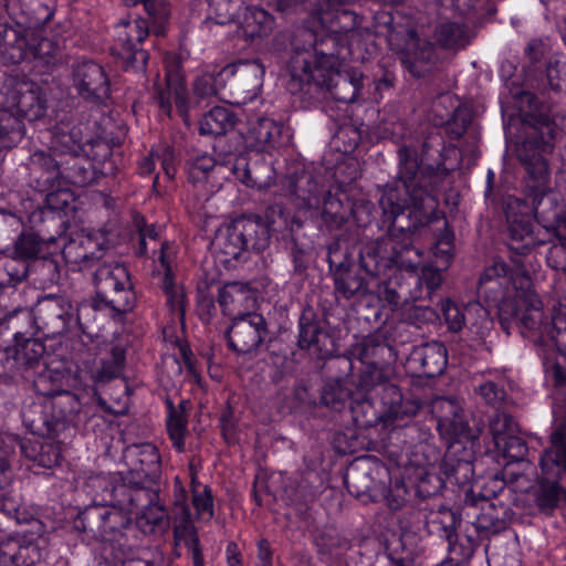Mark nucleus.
<instances>
[{
	"label": "nucleus",
	"mask_w": 566,
	"mask_h": 566,
	"mask_svg": "<svg viewBox=\"0 0 566 566\" xmlns=\"http://www.w3.org/2000/svg\"><path fill=\"white\" fill-rule=\"evenodd\" d=\"M398 160L399 180L386 185L379 199L382 216L390 222L388 233L363 247L361 263L373 272L392 262L409 266L416 264L420 260L419 252L400 237L438 223V229L443 231L437 240L434 255L447 266L452 256V233L443 213L437 209V198L423 187L416 150L411 146H401Z\"/></svg>",
	"instance_id": "f257e3e1"
},
{
	"label": "nucleus",
	"mask_w": 566,
	"mask_h": 566,
	"mask_svg": "<svg viewBox=\"0 0 566 566\" xmlns=\"http://www.w3.org/2000/svg\"><path fill=\"white\" fill-rule=\"evenodd\" d=\"M516 156L526 171L525 192L532 201L531 212L545 233L566 234V206L549 187V169L544 155L551 145L544 135L539 140H528L516 149Z\"/></svg>",
	"instance_id": "f03ea898"
},
{
	"label": "nucleus",
	"mask_w": 566,
	"mask_h": 566,
	"mask_svg": "<svg viewBox=\"0 0 566 566\" xmlns=\"http://www.w3.org/2000/svg\"><path fill=\"white\" fill-rule=\"evenodd\" d=\"M94 285L96 297L93 301L80 302L73 321V324L86 335H92L98 311L111 308L116 313H127L133 310L136 302L128 272L122 264L99 265L94 272Z\"/></svg>",
	"instance_id": "7ed1b4c3"
},
{
	"label": "nucleus",
	"mask_w": 566,
	"mask_h": 566,
	"mask_svg": "<svg viewBox=\"0 0 566 566\" xmlns=\"http://www.w3.org/2000/svg\"><path fill=\"white\" fill-rule=\"evenodd\" d=\"M300 36L307 45L295 43L286 64L291 77L289 90L292 93L301 91L305 84L314 83L317 86L318 83H326L324 72L335 70L338 64L334 36L317 40L311 30H303Z\"/></svg>",
	"instance_id": "20e7f679"
},
{
	"label": "nucleus",
	"mask_w": 566,
	"mask_h": 566,
	"mask_svg": "<svg viewBox=\"0 0 566 566\" xmlns=\"http://www.w3.org/2000/svg\"><path fill=\"white\" fill-rule=\"evenodd\" d=\"M270 238L269 229L260 217H242L220 229L212 245L220 261L229 264L249 250L263 251Z\"/></svg>",
	"instance_id": "39448f33"
},
{
	"label": "nucleus",
	"mask_w": 566,
	"mask_h": 566,
	"mask_svg": "<svg viewBox=\"0 0 566 566\" xmlns=\"http://www.w3.org/2000/svg\"><path fill=\"white\" fill-rule=\"evenodd\" d=\"M539 465L543 478L535 491V502L541 511H553L566 492L556 480L566 475V421H560L551 433V447L544 450Z\"/></svg>",
	"instance_id": "423d86ee"
},
{
	"label": "nucleus",
	"mask_w": 566,
	"mask_h": 566,
	"mask_svg": "<svg viewBox=\"0 0 566 566\" xmlns=\"http://www.w3.org/2000/svg\"><path fill=\"white\" fill-rule=\"evenodd\" d=\"M3 43V60L11 64L20 63L27 59H36L45 65L57 63L56 49L49 39L38 40L34 32L21 24L6 25L1 32Z\"/></svg>",
	"instance_id": "0eeeda50"
},
{
	"label": "nucleus",
	"mask_w": 566,
	"mask_h": 566,
	"mask_svg": "<svg viewBox=\"0 0 566 566\" xmlns=\"http://www.w3.org/2000/svg\"><path fill=\"white\" fill-rule=\"evenodd\" d=\"M504 209L509 233L507 247L512 252L526 254L532 248L545 243L546 238L534 229L531 206L526 200L507 197Z\"/></svg>",
	"instance_id": "6e6552de"
},
{
	"label": "nucleus",
	"mask_w": 566,
	"mask_h": 566,
	"mask_svg": "<svg viewBox=\"0 0 566 566\" xmlns=\"http://www.w3.org/2000/svg\"><path fill=\"white\" fill-rule=\"evenodd\" d=\"M148 35V24L144 19L120 20L114 28L112 53L123 60L126 70L143 72L148 54L139 45Z\"/></svg>",
	"instance_id": "1a4fd4ad"
},
{
	"label": "nucleus",
	"mask_w": 566,
	"mask_h": 566,
	"mask_svg": "<svg viewBox=\"0 0 566 566\" xmlns=\"http://www.w3.org/2000/svg\"><path fill=\"white\" fill-rule=\"evenodd\" d=\"M430 228H431V224L429 227H422L411 233L406 232L405 235L400 237V240H403L405 242H410L411 247L419 252L420 260L416 264L409 266V265L399 264V262H392L391 264H388L387 266L380 268L379 271H377V272L368 271L363 265L361 262H360V266L366 271V273H368L371 276H379L381 274H385L387 272V270H390V269L405 270V271L409 272V279L411 281H413V283H415V289L410 293L411 297L415 300L430 297L432 292L441 285L442 276L438 269H434L429 265L421 266L420 273H417L418 266H420L422 264L423 256H422V251L419 248H416L413 245L416 237L418 234H421L423 231H426L427 229H430ZM359 260L361 261V256L359 258Z\"/></svg>",
	"instance_id": "9d476101"
},
{
	"label": "nucleus",
	"mask_w": 566,
	"mask_h": 566,
	"mask_svg": "<svg viewBox=\"0 0 566 566\" xmlns=\"http://www.w3.org/2000/svg\"><path fill=\"white\" fill-rule=\"evenodd\" d=\"M268 333L265 318L256 312H238L227 332L230 348L249 354L259 348Z\"/></svg>",
	"instance_id": "9b49d317"
},
{
	"label": "nucleus",
	"mask_w": 566,
	"mask_h": 566,
	"mask_svg": "<svg viewBox=\"0 0 566 566\" xmlns=\"http://www.w3.org/2000/svg\"><path fill=\"white\" fill-rule=\"evenodd\" d=\"M74 321L71 302L62 295L49 294L38 301L34 322L49 336L61 335L71 329Z\"/></svg>",
	"instance_id": "f8f14e48"
},
{
	"label": "nucleus",
	"mask_w": 566,
	"mask_h": 566,
	"mask_svg": "<svg viewBox=\"0 0 566 566\" xmlns=\"http://www.w3.org/2000/svg\"><path fill=\"white\" fill-rule=\"evenodd\" d=\"M6 105L14 109L18 118L25 117L33 122L42 118L48 108V99L43 90L34 82L19 81L7 88Z\"/></svg>",
	"instance_id": "ddd939ff"
},
{
	"label": "nucleus",
	"mask_w": 566,
	"mask_h": 566,
	"mask_svg": "<svg viewBox=\"0 0 566 566\" xmlns=\"http://www.w3.org/2000/svg\"><path fill=\"white\" fill-rule=\"evenodd\" d=\"M124 460L136 488L144 489L156 483L161 473L160 455L151 443L133 444L126 448Z\"/></svg>",
	"instance_id": "4468645a"
},
{
	"label": "nucleus",
	"mask_w": 566,
	"mask_h": 566,
	"mask_svg": "<svg viewBox=\"0 0 566 566\" xmlns=\"http://www.w3.org/2000/svg\"><path fill=\"white\" fill-rule=\"evenodd\" d=\"M72 85L78 96L92 103H103L109 96L108 76L94 61H81L73 65Z\"/></svg>",
	"instance_id": "2eb2a0df"
},
{
	"label": "nucleus",
	"mask_w": 566,
	"mask_h": 566,
	"mask_svg": "<svg viewBox=\"0 0 566 566\" xmlns=\"http://www.w3.org/2000/svg\"><path fill=\"white\" fill-rule=\"evenodd\" d=\"M176 251L174 245L165 241L160 243L157 255L154 259L155 273L160 277V285L167 297L170 311L180 317L185 315V292L174 281Z\"/></svg>",
	"instance_id": "dca6fc26"
},
{
	"label": "nucleus",
	"mask_w": 566,
	"mask_h": 566,
	"mask_svg": "<svg viewBox=\"0 0 566 566\" xmlns=\"http://www.w3.org/2000/svg\"><path fill=\"white\" fill-rule=\"evenodd\" d=\"M327 261L333 272L335 290L343 297L349 300L368 292L365 279L354 271L346 253L340 251L338 243L328 247Z\"/></svg>",
	"instance_id": "f3484780"
},
{
	"label": "nucleus",
	"mask_w": 566,
	"mask_h": 566,
	"mask_svg": "<svg viewBox=\"0 0 566 566\" xmlns=\"http://www.w3.org/2000/svg\"><path fill=\"white\" fill-rule=\"evenodd\" d=\"M84 528L97 533L106 541H117L122 531L130 525V518L115 506L93 505L81 514Z\"/></svg>",
	"instance_id": "a211bd4d"
},
{
	"label": "nucleus",
	"mask_w": 566,
	"mask_h": 566,
	"mask_svg": "<svg viewBox=\"0 0 566 566\" xmlns=\"http://www.w3.org/2000/svg\"><path fill=\"white\" fill-rule=\"evenodd\" d=\"M500 315L504 319L517 318L528 331H539L544 323L542 301L530 290L516 291L513 302L500 306Z\"/></svg>",
	"instance_id": "6ab92c4d"
},
{
	"label": "nucleus",
	"mask_w": 566,
	"mask_h": 566,
	"mask_svg": "<svg viewBox=\"0 0 566 566\" xmlns=\"http://www.w3.org/2000/svg\"><path fill=\"white\" fill-rule=\"evenodd\" d=\"M517 290L512 286V275L504 262H494L481 274L478 294L489 303L500 306L504 302H513Z\"/></svg>",
	"instance_id": "aec40b11"
},
{
	"label": "nucleus",
	"mask_w": 566,
	"mask_h": 566,
	"mask_svg": "<svg viewBox=\"0 0 566 566\" xmlns=\"http://www.w3.org/2000/svg\"><path fill=\"white\" fill-rule=\"evenodd\" d=\"M289 138L282 122L259 117L250 123L244 142L247 147L255 151L270 153L285 145Z\"/></svg>",
	"instance_id": "412c9836"
},
{
	"label": "nucleus",
	"mask_w": 566,
	"mask_h": 566,
	"mask_svg": "<svg viewBox=\"0 0 566 566\" xmlns=\"http://www.w3.org/2000/svg\"><path fill=\"white\" fill-rule=\"evenodd\" d=\"M283 192L297 211L310 212L312 216L319 206L318 185L311 172L301 171L286 177Z\"/></svg>",
	"instance_id": "4be33fe9"
},
{
	"label": "nucleus",
	"mask_w": 566,
	"mask_h": 566,
	"mask_svg": "<svg viewBox=\"0 0 566 566\" xmlns=\"http://www.w3.org/2000/svg\"><path fill=\"white\" fill-rule=\"evenodd\" d=\"M433 410L438 415V430L446 440L452 443L469 437V424L457 399L438 398Z\"/></svg>",
	"instance_id": "5701e85b"
},
{
	"label": "nucleus",
	"mask_w": 566,
	"mask_h": 566,
	"mask_svg": "<svg viewBox=\"0 0 566 566\" xmlns=\"http://www.w3.org/2000/svg\"><path fill=\"white\" fill-rule=\"evenodd\" d=\"M53 410L54 403L50 399L38 397L27 400L21 411L22 421L31 433L51 438L59 432Z\"/></svg>",
	"instance_id": "b1692460"
},
{
	"label": "nucleus",
	"mask_w": 566,
	"mask_h": 566,
	"mask_svg": "<svg viewBox=\"0 0 566 566\" xmlns=\"http://www.w3.org/2000/svg\"><path fill=\"white\" fill-rule=\"evenodd\" d=\"M105 250V240H99L92 234L81 233L69 240L63 249L62 255L66 263L86 269L94 260H98Z\"/></svg>",
	"instance_id": "393cba45"
},
{
	"label": "nucleus",
	"mask_w": 566,
	"mask_h": 566,
	"mask_svg": "<svg viewBox=\"0 0 566 566\" xmlns=\"http://www.w3.org/2000/svg\"><path fill=\"white\" fill-rule=\"evenodd\" d=\"M516 104L520 113L526 118L531 117L535 120L536 125H532L525 132L526 137L516 145V148L528 140H539L544 135L545 139L549 142L551 150L553 149L552 143V124L549 117L541 113V103L537 97L531 93L523 91L515 96Z\"/></svg>",
	"instance_id": "a878e982"
},
{
	"label": "nucleus",
	"mask_w": 566,
	"mask_h": 566,
	"mask_svg": "<svg viewBox=\"0 0 566 566\" xmlns=\"http://www.w3.org/2000/svg\"><path fill=\"white\" fill-rule=\"evenodd\" d=\"M339 63L335 70L324 72L323 78L326 83H318L317 86L326 88L333 98L340 103H353L357 99L363 86V75L357 72L352 74L338 71Z\"/></svg>",
	"instance_id": "bb28decb"
},
{
	"label": "nucleus",
	"mask_w": 566,
	"mask_h": 566,
	"mask_svg": "<svg viewBox=\"0 0 566 566\" xmlns=\"http://www.w3.org/2000/svg\"><path fill=\"white\" fill-rule=\"evenodd\" d=\"M156 99L160 109L166 115H171L172 104H175L178 113L182 117L187 116L189 98L184 78L177 66L166 72V88L157 92Z\"/></svg>",
	"instance_id": "cd10ccee"
},
{
	"label": "nucleus",
	"mask_w": 566,
	"mask_h": 566,
	"mask_svg": "<svg viewBox=\"0 0 566 566\" xmlns=\"http://www.w3.org/2000/svg\"><path fill=\"white\" fill-rule=\"evenodd\" d=\"M223 73L232 87L254 95L262 86L265 69L258 60H247L226 65Z\"/></svg>",
	"instance_id": "c85d7f7f"
},
{
	"label": "nucleus",
	"mask_w": 566,
	"mask_h": 566,
	"mask_svg": "<svg viewBox=\"0 0 566 566\" xmlns=\"http://www.w3.org/2000/svg\"><path fill=\"white\" fill-rule=\"evenodd\" d=\"M51 149L60 155H80L83 151V133L69 116L61 118L51 130Z\"/></svg>",
	"instance_id": "c756f323"
},
{
	"label": "nucleus",
	"mask_w": 566,
	"mask_h": 566,
	"mask_svg": "<svg viewBox=\"0 0 566 566\" xmlns=\"http://www.w3.org/2000/svg\"><path fill=\"white\" fill-rule=\"evenodd\" d=\"M409 361L417 365L426 377L439 376L448 363L447 348L439 342L420 345L411 352Z\"/></svg>",
	"instance_id": "7c9ffc66"
},
{
	"label": "nucleus",
	"mask_w": 566,
	"mask_h": 566,
	"mask_svg": "<svg viewBox=\"0 0 566 566\" xmlns=\"http://www.w3.org/2000/svg\"><path fill=\"white\" fill-rule=\"evenodd\" d=\"M30 174L38 190H48L61 179L62 160H56L50 153L39 149L30 156Z\"/></svg>",
	"instance_id": "2f4dec72"
},
{
	"label": "nucleus",
	"mask_w": 566,
	"mask_h": 566,
	"mask_svg": "<svg viewBox=\"0 0 566 566\" xmlns=\"http://www.w3.org/2000/svg\"><path fill=\"white\" fill-rule=\"evenodd\" d=\"M465 503L471 507L481 504V513L472 522L476 533H497L505 527L506 507L504 505L497 507L494 502L489 501L485 496L475 501L470 494H467Z\"/></svg>",
	"instance_id": "473e14b6"
},
{
	"label": "nucleus",
	"mask_w": 566,
	"mask_h": 566,
	"mask_svg": "<svg viewBox=\"0 0 566 566\" xmlns=\"http://www.w3.org/2000/svg\"><path fill=\"white\" fill-rule=\"evenodd\" d=\"M380 400L382 406L381 418L386 421L412 417L420 409L418 401L405 400L399 388L392 384H387L381 388Z\"/></svg>",
	"instance_id": "72a5a7b5"
},
{
	"label": "nucleus",
	"mask_w": 566,
	"mask_h": 566,
	"mask_svg": "<svg viewBox=\"0 0 566 566\" xmlns=\"http://www.w3.org/2000/svg\"><path fill=\"white\" fill-rule=\"evenodd\" d=\"M437 61L436 51L430 43H420V40L411 36L408 49L401 55V62L406 69L417 77L427 75Z\"/></svg>",
	"instance_id": "f704fd0d"
},
{
	"label": "nucleus",
	"mask_w": 566,
	"mask_h": 566,
	"mask_svg": "<svg viewBox=\"0 0 566 566\" xmlns=\"http://www.w3.org/2000/svg\"><path fill=\"white\" fill-rule=\"evenodd\" d=\"M33 388L40 398L49 399L64 391L69 386V374L65 369L52 368L46 364L32 373Z\"/></svg>",
	"instance_id": "c9c22d12"
},
{
	"label": "nucleus",
	"mask_w": 566,
	"mask_h": 566,
	"mask_svg": "<svg viewBox=\"0 0 566 566\" xmlns=\"http://www.w3.org/2000/svg\"><path fill=\"white\" fill-rule=\"evenodd\" d=\"M44 353L45 347L39 339L27 338L21 343H17L13 360L17 369L21 371L25 379H30L32 373L45 364L42 360Z\"/></svg>",
	"instance_id": "e433bc0d"
},
{
	"label": "nucleus",
	"mask_w": 566,
	"mask_h": 566,
	"mask_svg": "<svg viewBox=\"0 0 566 566\" xmlns=\"http://www.w3.org/2000/svg\"><path fill=\"white\" fill-rule=\"evenodd\" d=\"M432 39L438 46L454 51L463 49L469 43L465 25L448 20L434 25Z\"/></svg>",
	"instance_id": "4c0bfd02"
},
{
	"label": "nucleus",
	"mask_w": 566,
	"mask_h": 566,
	"mask_svg": "<svg viewBox=\"0 0 566 566\" xmlns=\"http://www.w3.org/2000/svg\"><path fill=\"white\" fill-rule=\"evenodd\" d=\"M156 164H159L163 172L168 179H174L177 172V158L172 147L160 144L154 147L148 156L139 164L142 175H150L155 171Z\"/></svg>",
	"instance_id": "58836bf2"
},
{
	"label": "nucleus",
	"mask_w": 566,
	"mask_h": 566,
	"mask_svg": "<svg viewBox=\"0 0 566 566\" xmlns=\"http://www.w3.org/2000/svg\"><path fill=\"white\" fill-rule=\"evenodd\" d=\"M343 197L329 192L323 200L321 218L331 230L342 228L353 212L352 203Z\"/></svg>",
	"instance_id": "ea45409f"
},
{
	"label": "nucleus",
	"mask_w": 566,
	"mask_h": 566,
	"mask_svg": "<svg viewBox=\"0 0 566 566\" xmlns=\"http://www.w3.org/2000/svg\"><path fill=\"white\" fill-rule=\"evenodd\" d=\"M61 168V182L62 185L85 187L94 178V172L91 169V164L87 159L81 158L80 155L70 156L65 161H62Z\"/></svg>",
	"instance_id": "a19ab883"
},
{
	"label": "nucleus",
	"mask_w": 566,
	"mask_h": 566,
	"mask_svg": "<svg viewBox=\"0 0 566 566\" xmlns=\"http://www.w3.org/2000/svg\"><path fill=\"white\" fill-rule=\"evenodd\" d=\"M224 169L223 166H217L212 156L203 154L189 160L188 180L193 186H206Z\"/></svg>",
	"instance_id": "79ce46f5"
},
{
	"label": "nucleus",
	"mask_w": 566,
	"mask_h": 566,
	"mask_svg": "<svg viewBox=\"0 0 566 566\" xmlns=\"http://www.w3.org/2000/svg\"><path fill=\"white\" fill-rule=\"evenodd\" d=\"M235 116L226 107H213L200 122V133L202 135H223L233 128Z\"/></svg>",
	"instance_id": "37998d69"
},
{
	"label": "nucleus",
	"mask_w": 566,
	"mask_h": 566,
	"mask_svg": "<svg viewBox=\"0 0 566 566\" xmlns=\"http://www.w3.org/2000/svg\"><path fill=\"white\" fill-rule=\"evenodd\" d=\"M35 548L15 537L0 541V566H30L27 558Z\"/></svg>",
	"instance_id": "c03bdc74"
},
{
	"label": "nucleus",
	"mask_w": 566,
	"mask_h": 566,
	"mask_svg": "<svg viewBox=\"0 0 566 566\" xmlns=\"http://www.w3.org/2000/svg\"><path fill=\"white\" fill-rule=\"evenodd\" d=\"M125 365V350L122 346H114L109 356L101 360L99 367L92 374L95 382H107L122 375Z\"/></svg>",
	"instance_id": "a18cd8bd"
},
{
	"label": "nucleus",
	"mask_w": 566,
	"mask_h": 566,
	"mask_svg": "<svg viewBox=\"0 0 566 566\" xmlns=\"http://www.w3.org/2000/svg\"><path fill=\"white\" fill-rule=\"evenodd\" d=\"M24 134V126L8 108H0V150L11 148Z\"/></svg>",
	"instance_id": "49530a36"
},
{
	"label": "nucleus",
	"mask_w": 566,
	"mask_h": 566,
	"mask_svg": "<svg viewBox=\"0 0 566 566\" xmlns=\"http://www.w3.org/2000/svg\"><path fill=\"white\" fill-rule=\"evenodd\" d=\"M54 403L53 416L57 422L59 431L64 428V423L80 411L81 402L78 398L69 391L67 387L64 391L59 392L54 397L49 398Z\"/></svg>",
	"instance_id": "de8ad7c7"
},
{
	"label": "nucleus",
	"mask_w": 566,
	"mask_h": 566,
	"mask_svg": "<svg viewBox=\"0 0 566 566\" xmlns=\"http://www.w3.org/2000/svg\"><path fill=\"white\" fill-rule=\"evenodd\" d=\"M391 375L392 368L389 364H380L379 361L368 363L360 373L358 386L364 391H369L376 386H381L382 388L388 384Z\"/></svg>",
	"instance_id": "09e8293b"
},
{
	"label": "nucleus",
	"mask_w": 566,
	"mask_h": 566,
	"mask_svg": "<svg viewBox=\"0 0 566 566\" xmlns=\"http://www.w3.org/2000/svg\"><path fill=\"white\" fill-rule=\"evenodd\" d=\"M350 395L352 392L344 380L331 379L327 380L322 388L321 401L326 407L335 411H340L345 408Z\"/></svg>",
	"instance_id": "8fccbe9b"
},
{
	"label": "nucleus",
	"mask_w": 566,
	"mask_h": 566,
	"mask_svg": "<svg viewBox=\"0 0 566 566\" xmlns=\"http://www.w3.org/2000/svg\"><path fill=\"white\" fill-rule=\"evenodd\" d=\"M226 86V73L223 67L219 71L205 72L193 81V94L199 98H208L218 95Z\"/></svg>",
	"instance_id": "3c124183"
},
{
	"label": "nucleus",
	"mask_w": 566,
	"mask_h": 566,
	"mask_svg": "<svg viewBox=\"0 0 566 566\" xmlns=\"http://www.w3.org/2000/svg\"><path fill=\"white\" fill-rule=\"evenodd\" d=\"M174 537L177 544L187 545L191 539H199L196 527L190 518V511L187 504H177L174 518Z\"/></svg>",
	"instance_id": "603ef678"
},
{
	"label": "nucleus",
	"mask_w": 566,
	"mask_h": 566,
	"mask_svg": "<svg viewBox=\"0 0 566 566\" xmlns=\"http://www.w3.org/2000/svg\"><path fill=\"white\" fill-rule=\"evenodd\" d=\"M239 179L249 187L266 190L274 182V171L269 165L263 163L244 168Z\"/></svg>",
	"instance_id": "864d4df0"
},
{
	"label": "nucleus",
	"mask_w": 566,
	"mask_h": 566,
	"mask_svg": "<svg viewBox=\"0 0 566 566\" xmlns=\"http://www.w3.org/2000/svg\"><path fill=\"white\" fill-rule=\"evenodd\" d=\"M248 301L253 302L249 293L239 289L235 284L227 285L219 291L218 302L223 312L231 315L232 318L238 315V312H242L239 307Z\"/></svg>",
	"instance_id": "5fc2aeb1"
},
{
	"label": "nucleus",
	"mask_w": 566,
	"mask_h": 566,
	"mask_svg": "<svg viewBox=\"0 0 566 566\" xmlns=\"http://www.w3.org/2000/svg\"><path fill=\"white\" fill-rule=\"evenodd\" d=\"M0 513L18 524H29L34 521L33 514L21 504V499L11 493H0Z\"/></svg>",
	"instance_id": "6e6d98bb"
},
{
	"label": "nucleus",
	"mask_w": 566,
	"mask_h": 566,
	"mask_svg": "<svg viewBox=\"0 0 566 566\" xmlns=\"http://www.w3.org/2000/svg\"><path fill=\"white\" fill-rule=\"evenodd\" d=\"M449 543V562L454 566H461L473 556L476 542L472 535H465L461 538L455 534L453 538L447 539Z\"/></svg>",
	"instance_id": "4d7b16f0"
},
{
	"label": "nucleus",
	"mask_w": 566,
	"mask_h": 566,
	"mask_svg": "<svg viewBox=\"0 0 566 566\" xmlns=\"http://www.w3.org/2000/svg\"><path fill=\"white\" fill-rule=\"evenodd\" d=\"M390 352L391 348L376 336L365 337L355 348V353L364 366L368 363L378 361Z\"/></svg>",
	"instance_id": "13d9d810"
},
{
	"label": "nucleus",
	"mask_w": 566,
	"mask_h": 566,
	"mask_svg": "<svg viewBox=\"0 0 566 566\" xmlns=\"http://www.w3.org/2000/svg\"><path fill=\"white\" fill-rule=\"evenodd\" d=\"M455 524V514L448 509H443L437 513H433L428 521L429 531L446 539H451L454 537Z\"/></svg>",
	"instance_id": "bf43d9fd"
},
{
	"label": "nucleus",
	"mask_w": 566,
	"mask_h": 566,
	"mask_svg": "<svg viewBox=\"0 0 566 566\" xmlns=\"http://www.w3.org/2000/svg\"><path fill=\"white\" fill-rule=\"evenodd\" d=\"M441 468L446 476L459 485H465L473 476V465L467 460L446 458Z\"/></svg>",
	"instance_id": "052dcab7"
},
{
	"label": "nucleus",
	"mask_w": 566,
	"mask_h": 566,
	"mask_svg": "<svg viewBox=\"0 0 566 566\" xmlns=\"http://www.w3.org/2000/svg\"><path fill=\"white\" fill-rule=\"evenodd\" d=\"M187 429V419L182 411L174 409L172 405L169 403V416L167 419V431L172 446L179 451H184L185 448V433Z\"/></svg>",
	"instance_id": "680f3d73"
},
{
	"label": "nucleus",
	"mask_w": 566,
	"mask_h": 566,
	"mask_svg": "<svg viewBox=\"0 0 566 566\" xmlns=\"http://www.w3.org/2000/svg\"><path fill=\"white\" fill-rule=\"evenodd\" d=\"M138 524L145 530L148 527L149 532H153L155 528L165 530L169 525L165 507L159 503H149L142 511Z\"/></svg>",
	"instance_id": "e2e57ef3"
},
{
	"label": "nucleus",
	"mask_w": 566,
	"mask_h": 566,
	"mask_svg": "<svg viewBox=\"0 0 566 566\" xmlns=\"http://www.w3.org/2000/svg\"><path fill=\"white\" fill-rule=\"evenodd\" d=\"M490 431L494 444H503L502 441L518 432L517 423L513 417L505 412H497L490 422Z\"/></svg>",
	"instance_id": "0e129e2a"
},
{
	"label": "nucleus",
	"mask_w": 566,
	"mask_h": 566,
	"mask_svg": "<svg viewBox=\"0 0 566 566\" xmlns=\"http://www.w3.org/2000/svg\"><path fill=\"white\" fill-rule=\"evenodd\" d=\"M45 193V205L51 210H62L67 207L74 198L71 187L62 185L61 180L53 184L48 190H40Z\"/></svg>",
	"instance_id": "69168bd1"
},
{
	"label": "nucleus",
	"mask_w": 566,
	"mask_h": 566,
	"mask_svg": "<svg viewBox=\"0 0 566 566\" xmlns=\"http://www.w3.org/2000/svg\"><path fill=\"white\" fill-rule=\"evenodd\" d=\"M546 86L554 92L566 88V64L558 56L549 59L545 71Z\"/></svg>",
	"instance_id": "338daca9"
},
{
	"label": "nucleus",
	"mask_w": 566,
	"mask_h": 566,
	"mask_svg": "<svg viewBox=\"0 0 566 566\" xmlns=\"http://www.w3.org/2000/svg\"><path fill=\"white\" fill-rule=\"evenodd\" d=\"M468 315V324L470 328L475 329V333L483 335L485 331H489L492 326V319L489 311L482 306L479 302L469 303L465 306Z\"/></svg>",
	"instance_id": "774afa93"
}]
</instances>
